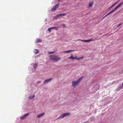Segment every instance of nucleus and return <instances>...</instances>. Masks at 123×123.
I'll use <instances>...</instances> for the list:
<instances>
[{
	"instance_id": "nucleus-1",
	"label": "nucleus",
	"mask_w": 123,
	"mask_h": 123,
	"mask_svg": "<svg viewBox=\"0 0 123 123\" xmlns=\"http://www.w3.org/2000/svg\"><path fill=\"white\" fill-rule=\"evenodd\" d=\"M49 58L51 60L53 61H57L60 60L61 59L60 57L54 55H51L49 56Z\"/></svg>"
},
{
	"instance_id": "nucleus-2",
	"label": "nucleus",
	"mask_w": 123,
	"mask_h": 123,
	"mask_svg": "<svg viewBox=\"0 0 123 123\" xmlns=\"http://www.w3.org/2000/svg\"><path fill=\"white\" fill-rule=\"evenodd\" d=\"M84 78L83 76L81 77L78 80L76 81H72V86L74 87H76L79 83L80 81L81 80Z\"/></svg>"
},
{
	"instance_id": "nucleus-3",
	"label": "nucleus",
	"mask_w": 123,
	"mask_h": 123,
	"mask_svg": "<svg viewBox=\"0 0 123 123\" xmlns=\"http://www.w3.org/2000/svg\"><path fill=\"white\" fill-rule=\"evenodd\" d=\"M78 40H79L80 41H81L82 42H90V41H94V40H93L92 39H89V40H81V39H78L77 40V41H78Z\"/></svg>"
},
{
	"instance_id": "nucleus-4",
	"label": "nucleus",
	"mask_w": 123,
	"mask_h": 123,
	"mask_svg": "<svg viewBox=\"0 0 123 123\" xmlns=\"http://www.w3.org/2000/svg\"><path fill=\"white\" fill-rule=\"evenodd\" d=\"M29 115V113L25 114L24 115L21 117L20 118L22 119H25L27 116Z\"/></svg>"
},
{
	"instance_id": "nucleus-5",
	"label": "nucleus",
	"mask_w": 123,
	"mask_h": 123,
	"mask_svg": "<svg viewBox=\"0 0 123 123\" xmlns=\"http://www.w3.org/2000/svg\"><path fill=\"white\" fill-rule=\"evenodd\" d=\"M59 4V3L58 4H56L51 9V11H53L55 10H56V8H58V5Z\"/></svg>"
},
{
	"instance_id": "nucleus-6",
	"label": "nucleus",
	"mask_w": 123,
	"mask_h": 123,
	"mask_svg": "<svg viewBox=\"0 0 123 123\" xmlns=\"http://www.w3.org/2000/svg\"><path fill=\"white\" fill-rule=\"evenodd\" d=\"M52 79V78L50 79H49L45 80L44 81L43 83L44 84H46L48 82H49Z\"/></svg>"
},
{
	"instance_id": "nucleus-7",
	"label": "nucleus",
	"mask_w": 123,
	"mask_h": 123,
	"mask_svg": "<svg viewBox=\"0 0 123 123\" xmlns=\"http://www.w3.org/2000/svg\"><path fill=\"white\" fill-rule=\"evenodd\" d=\"M44 114L45 113H43L42 114L38 115L37 116V117L38 118H39L44 115Z\"/></svg>"
},
{
	"instance_id": "nucleus-8",
	"label": "nucleus",
	"mask_w": 123,
	"mask_h": 123,
	"mask_svg": "<svg viewBox=\"0 0 123 123\" xmlns=\"http://www.w3.org/2000/svg\"><path fill=\"white\" fill-rule=\"evenodd\" d=\"M66 15V13H62V14H59L57 15V16H56V17H59L60 16H65Z\"/></svg>"
},
{
	"instance_id": "nucleus-9",
	"label": "nucleus",
	"mask_w": 123,
	"mask_h": 123,
	"mask_svg": "<svg viewBox=\"0 0 123 123\" xmlns=\"http://www.w3.org/2000/svg\"><path fill=\"white\" fill-rule=\"evenodd\" d=\"M93 2H90L89 3V5L87 7L88 8H89V7H91L92 6L93 4Z\"/></svg>"
},
{
	"instance_id": "nucleus-10",
	"label": "nucleus",
	"mask_w": 123,
	"mask_h": 123,
	"mask_svg": "<svg viewBox=\"0 0 123 123\" xmlns=\"http://www.w3.org/2000/svg\"><path fill=\"white\" fill-rule=\"evenodd\" d=\"M74 51V50H67L66 51H63V52L64 53H69L70 52H71L73 51Z\"/></svg>"
},
{
	"instance_id": "nucleus-11",
	"label": "nucleus",
	"mask_w": 123,
	"mask_h": 123,
	"mask_svg": "<svg viewBox=\"0 0 123 123\" xmlns=\"http://www.w3.org/2000/svg\"><path fill=\"white\" fill-rule=\"evenodd\" d=\"M34 52L35 54H37L39 52V50L37 49H35L34 51Z\"/></svg>"
},
{
	"instance_id": "nucleus-12",
	"label": "nucleus",
	"mask_w": 123,
	"mask_h": 123,
	"mask_svg": "<svg viewBox=\"0 0 123 123\" xmlns=\"http://www.w3.org/2000/svg\"><path fill=\"white\" fill-rule=\"evenodd\" d=\"M69 113H66L63 114L64 117L67 116L70 114Z\"/></svg>"
},
{
	"instance_id": "nucleus-13",
	"label": "nucleus",
	"mask_w": 123,
	"mask_h": 123,
	"mask_svg": "<svg viewBox=\"0 0 123 123\" xmlns=\"http://www.w3.org/2000/svg\"><path fill=\"white\" fill-rule=\"evenodd\" d=\"M64 116L63 115V114L62 115H61V116H60V117H59L58 118V119H59L61 118H64Z\"/></svg>"
},
{
	"instance_id": "nucleus-14",
	"label": "nucleus",
	"mask_w": 123,
	"mask_h": 123,
	"mask_svg": "<svg viewBox=\"0 0 123 123\" xmlns=\"http://www.w3.org/2000/svg\"><path fill=\"white\" fill-rule=\"evenodd\" d=\"M37 64H35L34 65L33 67L35 69H36V68L37 67Z\"/></svg>"
},
{
	"instance_id": "nucleus-15",
	"label": "nucleus",
	"mask_w": 123,
	"mask_h": 123,
	"mask_svg": "<svg viewBox=\"0 0 123 123\" xmlns=\"http://www.w3.org/2000/svg\"><path fill=\"white\" fill-rule=\"evenodd\" d=\"M36 40H37V41H36V43L40 42H41L42 41L41 40L39 39H37Z\"/></svg>"
},
{
	"instance_id": "nucleus-16",
	"label": "nucleus",
	"mask_w": 123,
	"mask_h": 123,
	"mask_svg": "<svg viewBox=\"0 0 123 123\" xmlns=\"http://www.w3.org/2000/svg\"><path fill=\"white\" fill-rule=\"evenodd\" d=\"M34 97H35V95H33L31 96H29V98L30 99H32Z\"/></svg>"
},
{
	"instance_id": "nucleus-17",
	"label": "nucleus",
	"mask_w": 123,
	"mask_h": 123,
	"mask_svg": "<svg viewBox=\"0 0 123 123\" xmlns=\"http://www.w3.org/2000/svg\"><path fill=\"white\" fill-rule=\"evenodd\" d=\"M118 7L117 6L114 9L112 10V11H113V12H114L115 10L116 9H117Z\"/></svg>"
},
{
	"instance_id": "nucleus-18",
	"label": "nucleus",
	"mask_w": 123,
	"mask_h": 123,
	"mask_svg": "<svg viewBox=\"0 0 123 123\" xmlns=\"http://www.w3.org/2000/svg\"><path fill=\"white\" fill-rule=\"evenodd\" d=\"M73 56L72 55L70 57L68 58L69 59H73Z\"/></svg>"
},
{
	"instance_id": "nucleus-19",
	"label": "nucleus",
	"mask_w": 123,
	"mask_h": 123,
	"mask_svg": "<svg viewBox=\"0 0 123 123\" xmlns=\"http://www.w3.org/2000/svg\"><path fill=\"white\" fill-rule=\"evenodd\" d=\"M123 4V3L122 2L119 4L118 6H117L118 7H119L120 6L122 5Z\"/></svg>"
},
{
	"instance_id": "nucleus-20",
	"label": "nucleus",
	"mask_w": 123,
	"mask_h": 123,
	"mask_svg": "<svg viewBox=\"0 0 123 123\" xmlns=\"http://www.w3.org/2000/svg\"><path fill=\"white\" fill-rule=\"evenodd\" d=\"M113 12V11H111L109 13H108L106 14L108 16L110 14H111V13H112Z\"/></svg>"
},
{
	"instance_id": "nucleus-21",
	"label": "nucleus",
	"mask_w": 123,
	"mask_h": 123,
	"mask_svg": "<svg viewBox=\"0 0 123 123\" xmlns=\"http://www.w3.org/2000/svg\"><path fill=\"white\" fill-rule=\"evenodd\" d=\"M115 5V4H114L113 5H112L111 7H110L109 8H111L112 7H113V6H114Z\"/></svg>"
},
{
	"instance_id": "nucleus-22",
	"label": "nucleus",
	"mask_w": 123,
	"mask_h": 123,
	"mask_svg": "<svg viewBox=\"0 0 123 123\" xmlns=\"http://www.w3.org/2000/svg\"><path fill=\"white\" fill-rule=\"evenodd\" d=\"M83 57H80V58H78V59H77V60H80V59H83Z\"/></svg>"
},
{
	"instance_id": "nucleus-23",
	"label": "nucleus",
	"mask_w": 123,
	"mask_h": 123,
	"mask_svg": "<svg viewBox=\"0 0 123 123\" xmlns=\"http://www.w3.org/2000/svg\"><path fill=\"white\" fill-rule=\"evenodd\" d=\"M73 59H77H77H78V58H76V57H73Z\"/></svg>"
},
{
	"instance_id": "nucleus-24",
	"label": "nucleus",
	"mask_w": 123,
	"mask_h": 123,
	"mask_svg": "<svg viewBox=\"0 0 123 123\" xmlns=\"http://www.w3.org/2000/svg\"><path fill=\"white\" fill-rule=\"evenodd\" d=\"M122 24L121 23H120L118 25L117 27H118L119 26L121 25Z\"/></svg>"
},
{
	"instance_id": "nucleus-25",
	"label": "nucleus",
	"mask_w": 123,
	"mask_h": 123,
	"mask_svg": "<svg viewBox=\"0 0 123 123\" xmlns=\"http://www.w3.org/2000/svg\"><path fill=\"white\" fill-rule=\"evenodd\" d=\"M51 28H49L48 31L49 32H51Z\"/></svg>"
},
{
	"instance_id": "nucleus-26",
	"label": "nucleus",
	"mask_w": 123,
	"mask_h": 123,
	"mask_svg": "<svg viewBox=\"0 0 123 123\" xmlns=\"http://www.w3.org/2000/svg\"><path fill=\"white\" fill-rule=\"evenodd\" d=\"M55 53V52H49L48 53V54H53V53Z\"/></svg>"
},
{
	"instance_id": "nucleus-27",
	"label": "nucleus",
	"mask_w": 123,
	"mask_h": 123,
	"mask_svg": "<svg viewBox=\"0 0 123 123\" xmlns=\"http://www.w3.org/2000/svg\"><path fill=\"white\" fill-rule=\"evenodd\" d=\"M62 26H63L64 27H65L66 26L64 24L62 25Z\"/></svg>"
},
{
	"instance_id": "nucleus-28",
	"label": "nucleus",
	"mask_w": 123,
	"mask_h": 123,
	"mask_svg": "<svg viewBox=\"0 0 123 123\" xmlns=\"http://www.w3.org/2000/svg\"><path fill=\"white\" fill-rule=\"evenodd\" d=\"M55 27H53L51 28V29H55Z\"/></svg>"
},
{
	"instance_id": "nucleus-29",
	"label": "nucleus",
	"mask_w": 123,
	"mask_h": 123,
	"mask_svg": "<svg viewBox=\"0 0 123 123\" xmlns=\"http://www.w3.org/2000/svg\"><path fill=\"white\" fill-rule=\"evenodd\" d=\"M55 29L56 30H58V28L55 27Z\"/></svg>"
},
{
	"instance_id": "nucleus-30",
	"label": "nucleus",
	"mask_w": 123,
	"mask_h": 123,
	"mask_svg": "<svg viewBox=\"0 0 123 123\" xmlns=\"http://www.w3.org/2000/svg\"><path fill=\"white\" fill-rule=\"evenodd\" d=\"M41 81H38V82H37V83H40L41 82Z\"/></svg>"
},
{
	"instance_id": "nucleus-31",
	"label": "nucleus",
	"mask_w": 123,
	"mask_h": 123,
	"mask_svg": "<svg viewBox=\"0 0 123 123\" xmlns=\"http://www.w3.org/2000/svg\"><path fill=\"white\" fill-rule=\"evenodd\" d=\"M107 16V15L106 14L105 16L104 17V18H105V17H106Z\"/></svg>"
},
{
	"instance_id": "nucleus-32",
	"label": "nucleus",
	"mask_w": 123,
	"mask_h": 123,
	"mask_svg": "<svg viewBox=\"0 0 123 123\" xmlns=\"http://www.w3.org/2000/svg\"><path fill=\"white\" fill-rule=\"evenodd\" d=\"M117 2H116V3H114V4H115V5H116L117 3Z\"/></svg>"
},
{
	"instance_id": "nucleus-33",
	"label": "nucleus",
	"mask_w": 123,
	"mask_h": 123,
	"mask_svg": "<svg viewBox=\"0 0 123 123\" xmlns=\"http://www.w3.org/2000/svg\"><path fill=\"white\" fill-rule=\"evenodd\" d=\"M122 86H123V83H122Z\"/></svg>"
},
{
	"instance_id": "nucleus-34",
	"label": "nucleus",
	"mask_w": 123,
	"mask_h": 123,
	"mask_svg": "<svg viewBox=\"0 0 123 123\" xmlns=\"http://www.w3.org/2000/svg\"><path fill=\"white\" fill-rule=\"evenodd\" d=\"M58 1H59L60 0H58Z\"/></svg>"
}]
</instances>
